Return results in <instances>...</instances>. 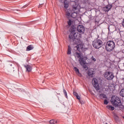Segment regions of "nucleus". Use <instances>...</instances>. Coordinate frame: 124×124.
Instances as JSON below:
<instances>
[{
  "instance_id": "nucleus-4",
  "label": "nucleus",
  "mask_w": 124,
  "mask_h": 124,
  "mask_svg": "<svg viewBox=\"0 0 124 124\" xmlns=\"http://www.w3.org/2000/svg\"><path fill=\"white\" fill-rule=\"evenodd\" d=\"M115 48V43L112 41H108L106 44V49L108 52H111Z\"/></svg>"
},
{
  "instance_id": "nucleus-7",
  "label": "nucleus",
  "mask_w": 124,
  "mask_h": 124,
  "mask_svg": "<svg viewBox=\"0 0 124 124\" xmlns=\"http://www.w3.org/2000/svg\"><path fill=\"white\" fill-rule=\"evenodd\" d=\"M92 84L96 91H99V85L96 78H93L92 80Z\"/></svg>"
},
{
  "instance_id": "nucleus-1",
  "label": "nucleus",
  "mask_w": 124,
  "mask_h": 124,
  "mask_svg": "<svg viewBox=\"0 0 124 124\" xmlns=\"http://www.w3.org/2000/svg\"><path fill=\"white\" fill-rule=\"evenodd\" d=\"M79 12V9L78 8V4H75L73 6L72 10L68 9L66 12V16L67 18H76L77 15Z\"/></svg>"
},
{
  "instance_id": "nucleus-11",
  "label": "nucleus",
  "mask_w": 124,
  "mask_h": 124,
  "mask_svg": "<svg viewBox=\"0 0 124 124\" xmlns=\"http://www.w3.org/2000/svg\"><path fill=\"white\" fill-rule=\"evenodd\" d=\"M88 74L90 77H93L94 75V71L93 69H89L88 71Z\"/></svg>"
},
{
  "instance_id": "nucleus-31",
  "label": "nucleus",
  "mask_w": 124,
  "mask_h": 124,
  "mask_svg": "<svg viewBox=\"0 0 124 124\" xmlns=\"http://www.w3.org/2000/svg\"><path fill=\"white\" fill-rule=\"evenodd\" d=\"M106 124H107V123H106Z\"/></svg>"
},
{
  "instance_id": "nucleus-28",
  "label": "nucleus",
  "mask_w": 124,
  "mask_h": 124,
  "mask_svg": "<svg viewBox=\"0 0 124 124\" xmlns=\"http://www.w3.org/2000/svg\"><path fill=\"white\" fill-rule=\"evenodd\" d=\"M77 99H78V100H80V99H81V97H80V96H79L78 95L77 96H76Z\"/></svg>"
},
{
  "instance_id": "nucleus-19",
  "label": "nucleus",
  "mask_w": 124,
  "mask_h": 124,
  "mask_svg": "<svg viewBox=\"0 0 124 124\" xmlns=\"http://www.w3.org/2000/svg\"><path fill=\"white\" fill-rule=\"evenodd\" d=\"M75 55L78 58V59H81V55L80 53L76 52L75 53Z\"/></svg>"
},
{
  "instance_id": "nucleus-26",
  "label": "nucleus",
  "mask_w": 124,
  "mask_h": 124,
  "mask_svg": "<svg viewBox=\"0 0 124 124\" xmlns=\"http://www.w3.org/2000/svg\"><path fill=\"white\" fill-rule=\"evenodd\" d=\"M108 103V101L106 99H105V100L104 101V104H105L106 105H107Z\"/></svg>"
},
{
  "instance_id": "nucleus-24",
  "label": "nucleus",
  "mask_w": 124,
  "mask_h": 124,
  "mask_svg": "<svg viewBox=\"0 0 124 124\" xmlns=\"http://www.w3.org/2000/svg\"><path fill=\"white\" fill-rule=\"evenodd\" d=\"M63 93H64L65 97H66V98H67V93H66V91L65 90H63Z\"/></svg>"
},
{
  "instance_id": "nucleus-5",
  "label": "nucleus",
  "mask_w": 124,
  "mask_h": 124,
  "mask_svg": "<svg viewBox=\"0 0 124 124\" xmlns=\"http://www.w3.org/2000/svg\"><path fill=\"white\" fill-rule=\"evenodd\" d=\"M103 44V43L102 42V41L100 39L95 40L93 42V46L94 48H95L96 49H99V48H101Z\"/></svg>"
},
{
  "instance_id": "nucleus-9",
  "label": "nucleus",
  "mask_w": 124,
  "mask_h": 124,
  "mask_svg": "<svg viewBox=\"0 0 124 124\" xmlns=\"http://www.w3.org/2000/svg\"><path fill=\"white\" fill-rule=\"evenodd\" d=\"M78 31L83 34L85 32V27L83 25H78Z\"/></svg>"
},
{
  "instance_id": "nucleus-2",
  "label": "nucleus",
  "mask_w": 124,
  "mask_h": 124,
  "mask_svg": "<svg viewBox=\"0 0 124 124\" xmlns=\"http://www.w3.org/2000/svg\"><path fill=\"white\" fill-rule=\"evenodd\" d=\"M82 35L78 32H76V29H73L72 31L71 32L70 34L69 35V38L70 41H74L75 39H80L81 38Z\"/></svg>"
},
{
  "instance_id": "nucleus-15",
  "label": "nucleus",
  "mask_w": 124,
  "mask_h": 124,
  "mask_svg": "<svg viewBox=\"0 0 124 124\" xmlns=\"http://www.w3.org/2000/svg\"><path fill=\"white\" fill-rule=\"evenodd\" d=\"M107 108L108 109V110H111V111H113L115 110V108L111 105L107 106Z\"/></svg>"
},
{
  "instance_id": "nucleus-29",
  "label": "nucleus",
  "mask_w": 124,
  "mask_h": 124,
  "mask_svg": "<svg viewBox=\"0 0 124 124\" xmlns=\"http://www.w3.org/2000/svg\"><path fill=\"white\" fill-rule=\"evenodd\" d=\"M73 94H74V95H75V96H77L78 95V93L76 92H74Z\"/></svg>"
},
{
  "instance_id": "nucleus-8",
  "label": "nucleus",
  "mask_w": 124,
  "mask_h": 124,
  "mask_svg": "<svg viewBox=\"0 0 124 124\" xmlns=\"http://www.w3.org/2000/svg\"><path fill=\"white\" fill-rule=\"evenodd\" d=\"M77 50L78 51V52H85L87 50V48H84L83 46V45L82 44H79V45H77L76 46Z\"/></svg>"
},
{
  "instance_id": "nucleus-13",
  "label": "nucleus",
  "mask_w": 124,
  "mask_h": 124,
  "mask_svg": "<svg viewBox=\"0 0 124 124\" xmlns=\"http://www.w3.org/2000/svg\"><path fill=\"white\" fill-rule=\"evenodd\" d=\"M78 62H79V63L81 65H84L85 63H86V62L84 61L83 58H79Z\"/></svg>"
},
{
  "instance_id": "nucleus-3",
  "label": "nucleus",
  "mask_w": 124,
  "mask_h": 124,
  "mask_svg": "<svg viewBox=\"0 0 124 124\" xmlns=\"http://www.w3.org/2000/svg\"><path fill=\"white\" fill-rule=\"evenodd\" d=\"M111 103L115 107H119V108H122V107H123L122 102H121V99L117 96H113L111 97Z\"/></svg>"
},
{
  "instance_id": "nucleus-30",
  "label": "nucleus",
  "mask_w": 124,
  "mask_h": 124,
  "mask_svg": "<svg viewBox=\"0 0 124 124\" xmlns=\"http://www.w3.org/2000/svg\"><path fill=\"white\" fill-rule=\"evenodd\" d=\"M122 25L123 28H124V19H123V20Z\"/></svg>"
},
{
  "instance_id": "nucleus-23",
  "label": "nucleus",
  "mask_w": 124,
  "mask_h": 124,
  "mask_svg": "<svg viewBox=\"0 0 124 124\" xmlns=\"http://www.w3.org/2000/svg\"><path fill=\"white\" fill-rule=\"evenodd\" d=\"M100 98H107V96L106 94L102 93L100 94Z\"/></svg>"
},
{
  "instance_id": "nucleus-17",
  "label": "nucleus",
  "mask_w": 124,
  "mask_h": 124,
  "mask_svg": "<svg viewBox=\"0 0 124 124\" xmlns=\"http://www.w3.org/2000/svg\"><path fill=\"white\" fill-rule=\"evenodd\" d=\"M68 51L67 52V55H70L71 54L72 48L70 46H68Z\"/></svg>"
},
{
  "instance_id": "nucleus-20",
  "label": "nucleus",
  "mask_w": 124,
  "mask_h": 124,
  "mask_svg": "<svg viewBox=\"0 0 124 124\" xmlns=\"http://www.w3.org/2000/svg\"><path fill=\"white\" fill-rule=\"evenodd\" d=\"M68 6H69V4H68V2H67V1H64V8H68Z\"/></svg>"
},
{
  "instance_id": "nucleus-16",
  "label": "nucleus",
  "mask_w": 124,
  "mask_h": 124,
  "mask_svg": "<svg viewBox=\"0 0 124 124\" xmlns=\"http://www.w3.org/2000/svg\"><path fill=\"white\" fill-rule=\"evenodd\" d=\"M67 24L68 25L69 27H71L72 25H73V21L71 19H69V20L67 21Z\"/></svg>"
},
{
  "instance_id": "nucleus-27",
  "label": "nucleus",
  "mask_w": 124,
  "mask_h": 124,
  "mask_svg": "<svg viewBox=\"0 0 124 124\" xmlns=\"http://www.w3.org/2000/svg\"><path fill=\"white\" fill-rule=\"evenodd\" d=\"M83 67L84 68V69H85V70H88V66H87V65H83Z\"/></svg>"
},
{
  "instance_id": "nucleus-18",
  "label": "nucleus",
  "mask_w": 124,
  "mask_h": 124,
  "mask_svg": "<svg viewBox=\"0 0 124 124\" xmlns=\"http://www.w3.org/2000/svg\"><path fill=\"white\" fill-rule=\"evenodd\" d=\"M33 49V46L32 45H30L26 48V51H31V50H32Z\"/></svg>"
},
{
  "instance_id": "nucleus-10",
  "label": "nucleus",
  "mask_w": 124,
  "mask_h": 124,
  "mask_svg": "<svg viewBox=\"0 0 124 124\" xmlns=\"http://www.w3.org/2000/svg\"><path fill=\"white\" fill-rule=\"evenodd\" d=\"M112 8V5H108L106 6L105 7L103 8V11H105V12H108L110 9Z\"/></svg>"
},
{
  "instance_id": "nucleus-6",
  "label": "nucleus",
  "mask_w": 124,
  "mask_h": 124,
  "mask_svg": "<svg viewBox=\"0 0 124 124\" xmlns=\"http://www.w3.org/2000/svg\"><path fill=\"white\" fill-rule=\"evenodd\" d=\"M105 78L108 81H111L114 79V74L111 72H106L104 74Z\"/></svg>"
},
{
  "instance_id": "nucleus-22",
  "label": "nucleus",
  "mask_w": 124,
  "mask_h": 124,
  "mask_svg": "<svg viewBox=\"0 0 124 124\" xmlns=\"http://www.w3.org/2000/svg\"><path fill=\"white\" fill-rule=\"evenodd\" d=\"M121 96L124 97V89H122L120 92Z\"/></svg>"
},
{
  "instance_id": "nucleus-21",
  "label": "nucleus",
  "mask_w": 124,
  "mask_h": 124,
  "mask_svg": "<svg viewBox=\"0 0 124 124\" xmlns=\"http://www.w3.org/2000/svg\"><path fill=\"white\" fill-rule=\"evenodd\" d=\"M49 123L51 124H58V122L57 121V120H51L50 121H49Z\"/></svg>"
},
{
  "instance_id": "nucleus-12",
  "label": "nucleus",
  "mask_w": 124,
  "mask_h": 124,
  "mask_svg": "<svg viewBox=\"0 0 124 124\" xmlns=\"http://www.w3.org/2000/svg\"><path fill=\"white\" fill-rule=\"evenodd\" d=\"M24 67L26 68V71H28V72H31V66L30 65H24Z\"/></svg>"
},
{
  "instance_id": "nucleus-14",
  "label": "nucleus",
  "mask_w": 124,
  "mask_h": 124,
  "mask_svg": "<svg viewBox=\"0 0 124 124\" xmlns=\"http://www.w3.org/2000/svg\"><path fill=\"white\" fill-rule=\"evenodd\" d=\"M74 69L75 70V71L76 72L78 76H81V74L80 73V72H79V69H78V68L76 67H75L74 68Z\"/></svg>"
},
{
  "instance_id": "nucleus-25",
  "label": "nucleus",
  "mask_w": 124,
  "mask_h": 124,
  "mask_svg": "<svg viewBox=\"0 0 124 124\" xmlns=\"http://www.w3.org/2000/svg\"><path fill=\"white\" fill-rule=\"evenodd\" d=\"M91 60L92 61V62H96V59L93 56L92 57Z\"/></svg>"
}]
</instances>
